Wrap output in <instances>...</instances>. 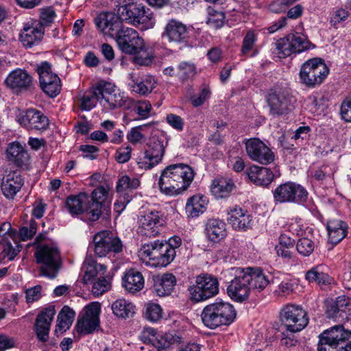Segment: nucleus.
<instances>
[{
	"label": "nucleus",
	"mask_w": 351,
	"mask_h": 351,
	"mask_svg": "<svg viewBox=\"0 0 351 351\" xmlns=\"http://www.w3.org/2000/svg\"><path fill=\"white\" fill-rule=\"evenodd\" d=\"M93 247L97 256L104 257L111 252H121L123 249V244L120 239L112 232L101 231L94 236Z\"/></svg>",
	"instance_id": "obj_14"
},
{
	"label": "nucleus",
	"mask_w": 351,
	"mask_h": 351,
	"mask_svg": "<svg viewBox=\"0 0 351 351\" xmlns=\"http://www.w3.org/2000/svg\"><path fill=\"white\" fill-rule=\"evenodd\" d=\"M308 196V193L306 189L303 186L294 182L293 184L290 203L303 204L306 202Z\"/></svg>",
	"instance_id": "obj_49"
},
{
	"label": "nucleus",
	"mask_w": 351,
	"mask_h": 351,
	"mask_svg": "<svg viewBox=\"0 0 351 351\" xmlns=\"http://www.w3.org/2000/svg\"><path fill=\"white\" fill-rule=\"evenodd\" d=\"M114 315L121 318H129L135 313V306L125 299H118L112 304Z\"/></svg>",
	"instance_id": "obj_42"
},
{
	"label": "nucleus",
	"mask_w": 351,
	"mask_h": 351,
	"mask_svg": "<svg viewBox=\"0 0 351 351\" xmlns=\"http://www.w3.org/2000/svg\"><path fill=\"white\" fill-rule=\"evenodd\" d=\"M329 73V69L321 58H314L304 62L300 70V83L309 88L319 86Z\"/></svg>",
	"instance_id": "obj_6"
},
{
	"label": "nucleus",
	"mask_w": 351,
	"mask_h": 351,
	"mask_svg": "<svg viewBox=\"0 0 351 351\" xmlns=\"http://www.w3.org/2000/svg\"><path fill=\"white\" fill-rule=\"evenodd\" d=\"M165 223L164 215L160 211L149 210L138 218V233L146 237H154L159 233L160 228Z\"/></svg>",
	"instance_id": "obj_15"
},
{
	"label": "nucleus",
	"mask_w": 351,
	"mask_h": 351,
	"mask_svg": "<svg viewBox=\"0 0 351 351\" xmlns=\"http://www.w3.org/2000/svg\"><path fill=\"white\" fill-rule=\"evenodd\" d=\"M256 40L257 35L253 30H250L247 32L242 44L241 53L243 55L247 54L252 49Z\"/></svg>",
	"instance_id": "obj_59"
},
{
	"label": "nucleus",
	"mask_w": 351,
	"mask_h": 351,
	"mask_svg": "<svg viewBox=\"0 0 351 351\" xmlns=\"http://www.w3.org/2000/svg\"><path fill=\"white\" fill-rule=\"evenodd\" d=\"M180 339L181 338L176 334L167 332L158 337L155 347L160 348L163 350L167 349L172 345L179 343Z\"/></svg>",
	"instance_id": "obj_51"
},
{
	"label": "nucleus",
	"mask_w": 351,
	"mask_h": 351,
	"mask_svg": "<svg viewBox=\"0 0 351 351\" xmlns=\"http://www.w3.org/2000/svg\"><path fill=\"white\" fill-rule=\"evenodd\" d=\"M267 102L270 114L281 116L289 114L293 109L295 99L288 89L276 87L268 93Z\"/></svg>",
	"instance_id": "obj_9"
},
{
	"label": "nucleus",
	"mask_w": 351,
	"mask_h": 351,
	"mask_svg": "<svg viewBox=\"0 0 351 351\" xmlns=\"http://www.w3.org/2000/svg\"><path fill=\"white\" fill-rule=\"evenodd\" d=\"M108 19V32L111 35L114 34L117 38L119 32L123 29H125L122 26V23L124 21L121 20L120 15L118 13L117 14L112 12L109 13Z\"/></svg>",
	"instance_id": "obj_52"
},
{
	"label": "nucleus",
	"mask_w": 351,
	"mask_h": 351,
	"mask_svg": "<svg viewBox=\"0 0 351 351\" xmlns=\"http://www.w3.org/2000/svg\"><path fill=\"white\" fill-rule=\"evenodd\" d=\"M122 284L128 291L135 293L143 288L144 278L141 272L135 269H130L123 277Z\"/></svg>",
	"instance_id": "obj_36"
},
{
	"label": "nucleus",
	"mask_w": 351,
	"mask_h": 351,
	"mask_svg": "<svg viewBox=\"0 0 351 351\" xmlns=\"http://www.w3.org/2000/svg\"><path fill=\"white\" fill-rule=\"evenodd\" d=\"M132 54L134 55V62L136 64L147 66L152 62V58L149 55V52L145 49L144 42L143 43V47L141 49Z\"/></svg>",
	"instance_id": "obj_58"
},
{
	"label": "nucleus",
	"mask_w": 351,
	"mask_h": 351,
	"mask_svg": "<svg viewBox=\"0 0 351 351\" xmlns=\"http://www.w3.org/2000/svg\"><path fill=\"white\" fill-rule=\"evenodd\" d=\"M236 316L234 306L222 300L206 305L201 313L203 324L211 330L229 326L234 321Z\"/></svg>",
	"instance_id": "obj_2"
},
{
	"label": "nucleus",
	"mask_w": 351,
	"mask_h": 351,
	"mask_svg": "<svg viewBox=\"0 0 351 351\" xmlns=\"http://www.w3.org/2000/svg\"><path fill=\"white\" fill-rule=\"evenodd\" d=\"M42 287L36 285L25 290V299L27 303H32L38 301L42 296Z\"/></svg>",
	"instance_id": "obj_62"
},
{
	"label": "nucleus",
	"mask_w": 351,
	"mask_h": 351,
	"mask_svg": "<svg viewBox=\"0 0 351 351\" xmlns=\"http://www.w3.org/2000/svg\"><path fill=\"white\" fill-rule=\"evenodd\" d=\"M161 36L169 43L186 44L189 38V29L182 22L171 19L167 21Z\"/></svg>",
	"instance_id": "obj_20"
},
{
	"label": "nucleus",
	"mask_w": 351,
	"mask_h": 351,
	"mask_svg": "<svg viewBox=\"0 0 351 351\" xmlns=\"http://www.w3.org/2000/svg\"><path fill=\"white\" fill-rule=\"evenodd\" d=\"M152 125V124L151 123H149L147 124H143L132 128L127 134V139L132 144L139 143L144 138L142 132L145 128L151 127Z\"/></svg>",
	"instance_id": "obj_57"
},
{
	"label": "nucleus",
	"mask_w": 351,
	"mask_h": 351,
	"mask_svg": "<svg viewBox=\"0 0 351 351\" xmlns=\"http://www.w3.org/2000/svg\"><path fill=\"white\" fill-rule=\"evenodd\" d=\"M118 14L121 20L134 26L142 24L145 27H149L154 24L152 12L141 4L132 3L120 6Z\"/></svg>",
	"instance_id": "obj_7"
},
{
	"label": "nucleus",
	"mask_w": 351,
	"mask_h": 351,
	"mask_svg": "<svg viewBox=\"0 0 351 351\" xmlns=\"http://www.w3.org/2000/svg\"><path fill=\"white\" fill-rule=\"evenodd\" d=\"M234 187L232 180L222 177L213 181L211 192L217 198H224L230 195Z\"/></svg>",
	"instance_id": "obj_39"
},
{
	"label": "nucleus",
	"mask_w": 351,
	"mask_h": 351,
	"mask_svg": "<svg viewBox=\"0 0 351 351\" xmlns=\"http://www.w3.org/2000/svg\"><path fill=\"white\" fill-rule=\"evenodd\" d=\"M108 195V191L103 187L96 188L89 195L88 204L91 209L90 215V221H95L104 212L108 213L110 209L104 203Z\"/></svg>",
	"instance_id": "obj_26"
},
{
	"label": "nucleus",
	"mask_w": 351,
	"mask_h": 351,
	"mask_svg": "<svg viewBox=\"0 0 351 351\" xmlns=\"http://www.w3.org/2000/svg\"><path fill=\"white\" fill-rule=\"evenodd\" d=\"M281 321L287 332H296L307 326L308 318L306 312L300 306L287 305L281 311Z\"/></svg>",
	"instance_id": "obj_12"
},
{
	"label": "nucleus",
	"mask_w": 351,
	"mask_h": 351,
	"mask_svg": "<svg viewBox=\"0 0 351 351\" xmlns=\"http://www.w3.org/2000/svg\"><path fill=\"white\" fill-rule=\"evenodd\" d=\"M36 71L42 90L49 97H56L61 90V82L57 74L51 70V64L45 61L37 65Z\"/></svg>",
	"instance_id": "obj_11"
},
{
	"label": "nucleus",
	"mask_w": 351,
	"mask_h": 351,
	"mask_svg": "<svg viewBox=\"0 0 351 351\" xmlns=\"http://www.w3.org/2000/svg\"><path fill=\"white\" fill-rule=\"evenodd\" d=\"M245 269H235V276L227 287L229 297L236 301L242 302L247 300L252 293Z\"/></svg>",
	"instance_id": "obj_13"
},
{
	"label": "nucleus",
	"mask_w": 351,
	"mask_h": 351,
	"mask_svg": "<svg viewBox=\"0 0 351 351\" xmlns=\"http://www.w3.org/2000/svg\"><path fill=\"white\" fill-rule=\"evenodd\" d=\"M16 246L13 247L10 242L6 243L3 245L1 255L4 258H7L8 260L12 261L21 251V246L15 242Z\"/></svg>",
	"instance_id": "obj_61"
},
{
	"label": "nucleus",
	"mask_w": 351,
	"mask_h": 351,
	"mask_svg": "<svg viewBox=\"0 0 351 351\" xmlns=\"http://www.w3.org/2000/svg\"><path fill=\"white\" fill-rule=\"evenodd\" d=\"M17 122L27 130L43 131L49 126L48 118L40 110L29 108L16 116Z\"/></svg>",
	"instance_id": "obj_18"
},
{
	"label": "nucleus",
	"mask_w": 351,
	"mask_h": 351,
	"mask_svg": "<svg viewBox=\"0 0 351 351\" xmlns=\"http://www.w3.org/2000/svg\"><path fill=\"white\" fill-rule=\"evenodd\" d=\"M314 248V242L306 237L300 239L296 244L297 251L304 256H310L313 253Z\"/></svg>",
	"instance_id": "obj_55"
},
{
	"label": "nucleus",
	"mask_w": 351,
	"mask_h": 351,
	"mask_svg": "<svg viewBox=\"0 0 351 351\" xmlns=\"http://www.w3.org/2000/svg\"><path fill=\"white\" fill-rule=\"evenodd\" d=\"M83 268L85 269L84 280L87 283L93 280L99 274L104 275L106 267L96 263L93 260L86 258L84 263Z\"/></svg>",
	"instance_id": "obj_44"
},
{
	"label": "nucleus",
	"mask_w": 351,
	"mask_h": 351,
	"mask_svg": "<svg viewBox=\"0 0 351 351\" xmlns=\"http://www.w3.org/2000/svg\"><path fill=\"white\" fill-rule=\"evenodd\" d=\"M336 301L341 320L348 319L351 315V298L341 295L337 298Z\"/></svg>",
	"instance_id": "obj_50"
},
{
	"label": "nucleus",
	"mask_w": 351,
	"mask_h": 351,
	"mask_svg": "<svg viewBox=\"0 0 351 351\" xmlns=\"http://www.w3.org/2000/svg\"><path fill=\"white\" fill-rule=\"evenodd\" d=\"M101 89L99 82L93 87L92 90L85 93L83 97L79 99L80 106L82 110H90L95 107L97 102H101Z\"/></svg>",
	"instance_id": "obj_41"
},
{
	"label": "nucleus",
	"mask_w": 351,
	"mask_h": 351,
	"mask_svg": "<svg viewBox=\"0 0 351 351\" xmlns=\"http://www.w3.org/2000/svg\"><path fill=\"white\" fill-rule=\"evenodd\" d=\"M130 86L132 91L142 95L150 93L156 84V81L152 75H145L141 78H136L133 75H130Z\"/></svg>",
	"instance_id": "obj_35"
},
{
	"label": "nucleus",
	"mask_w": 351,
	"mask_h": 351,
	"mask_svg": "<svg viewBox=\"0 0 351 351\" xmlns=\"http://www.w3.org/2000/svg\"><path fill=\"white\" fill-rule=\"evenodd\" d=\"M328 268L325 265H315L305 274V279L309 283H317L321 287H325L333 283L334 279L327 272Z\"/></svg>",
	"instance_id": "obj_31"
},
{
	"label": "nucleus",
	"mask_w": 351,
	"mask_h": 351,
	"mask_svg": "<svg viewBox=\"0 0 351 351\" xmlns=\"http://www.w3.org/2000/svg\"><path fill=\"white\" fill-rule=\"evenodd\" d=\"M162 310L160 306L155 303L145 304V317L150 322H157L162 317Z\"/></svg>",
	"instance_id": "obj_53"
},
{
	"label": "nucleus",
	"mask_w": 351,
	"mask_h": 351,
	"mask_svg": "<svg viewBox=\"0 0 351 351\" xmlns=\"http://www.w3.org/2000/svg\"><path fill=\"white\" fill-rule=\"evenodd\" d=\"M206 202L202 196L194 195L189 198L186 204V211L191 217H198L206 210Z\"/></svg>",
	"instance_id": "obj_43"
},
{
	"label": "nucleus",
	"mask_w": 351,
	"mask_h": 351,
	"mask_svg": "<svg viewBox=\"0 0 351 351\" xmlns=\"http://www.w3.org/2000/svg\"><path fill=\"white\" fill-rule=\"evenodd\" d=\"M158 337L156 336V330L152 328H145L141 334V339L145 343H152L154 346L156 344V341Z\"/></svg>",
	"instance_id": "obj_63"
},
{
	"label": "nucleus",
	"mask_w": 351,
	"mask_h": 351,
	"mask_svg": "<svg viewBox=\"0 0 351 351\" xmlns=\"http://www.w3.org/2000/svg\"><path fill=\"white\" fill-rule=\"evenodd\" d=\"M110 287V281L104 277L103 275H100L93 284L92 292L95 295L99 296L108 291Z\"/></svg>",
	"instance_id": "obj_56"
},
{
	"label": "nucleus",
	"mask_w": 351,
	"mask_h": 351,
	"mask_svg": "<svg viewBox=\"0 0 351 351\" xmlns=\"http://www.w3.org/2000/svg\"><path fill=\"white\" fill-rule=\"evenodd\" d=\"M99 87L101 89V103L104 101L103 105L109 109L123 107L128 108L127 102L130 101L128 98H125L123 94L115 88V86L110 82H100Z\"/></svg>",
	"instance_id": "obj_21"
},
{
	"label": "nucleus",
	"mask_w": 351,
	"mask_h": 351,
	"mask_svg": "<svg viewBox=\"0 0 351 351\" xmlns=\"http://www.w3.org/2000/svg\"><path fill=\"white\" fill-rule=\"evenodd\" d=\"M163 142V139L155 136L150 138L147 149L144 152V158L138 162L140 168L150 169L162 161L165 152Z\"/></svg>",
	"instance_id": "obj_16"
},
{
	"label": "nucleus",
	"mask_w": 351,
	"mask_h": 351,
	"mask_svg": "<svg viewBox=\"0 0 351 351\" xmlns=\"http://www.w3.org/2000/svg\"><path fill=\"white\" fill-rule=\"evenodd\" d=\"M249 278V282L253 294L261 293L270 283L271 275L260 267L244 268Z\"/></svg>",
	"instance_id": "obj_27"
},
{
	"label": "nucleus",
	"mask_w": 351,
	"mask_h": 351,
	"mask_svg": "<svg viewBox=\"0 0 351 351\" xmlns=\"http://www.w3.org/2000/svg\"><path fill=\"white\" fill-rule=\"evenodd\" d=\"M245 150L250 159L264 165L273 162L275 158L271 149L256 138L246 141Z\"/></svg>",
	"instance_id": "obj_19"
},
{
	"label": "nucleus",
	"mask_w": 351,
	"mask_h": 351,
	"mask_svg": "<svg viewBox=\"0 0 351 351\" xmlns=\"http://www.w3.org/2000/svg\"><path fill=\"white\" fill-rule=\"evenodd\" d=\"M8 160L12 161L18 167H22L27 163L29 154L19 143H12L6 150Z\"/></svg>",
	"instance_id": "obj_37"
},
{
	"label": "nucleus",
	"mask_w": 351,
	"mask_h": 351,
	"mask_svg": "<svg viewBox=\"0 0 351 351\" xmlns=\"http://www.w3.org/2000/svg\"><path fill=\"white\" fill-rule=\"evenodd\" d=\"M101 306L99 302H91L84 307L82 317L77 320V331L83 334L93 332L99 326Z\"/></svg>",
	"instance_id": "obj_17"
},
{
	"label": "nucleus",
	"mask_w": 351,
	"mask_h": 351,
	"mask_svg": "<svg viewBox=\"0 0 351 351\" xmlns=\"http://www.w3.org/2000/svg\"><path fill=\"white\" fill-rule=\"evenodd\" d=\"M249 179L258 186H267L274 178L273 172L268 168L253 165L247 170Z\"/></svg>",
	"instance_id": "obj_34"
},
{
	"label": "nucleus",
	"mask_w": 351,
	"mask_h": 351,
	"mask_svg": "<svg viewBox=\"0 0 351 351\" xmlns=\"http://www.w3.org/2000/svg\"><path fill=\"white\" fill-rule=\"evenodd\" d=\"M218 279L208 274H200L195 278V284L189 288L190 298L195 302L210 299L219 293Z\"/></svg>",
	"instance_id": "obj_8"
},
{
	"label": "nucleus",
	"mask_w": 351,
	"mask_h": 351,
	"mask_svg": "<svg viewBox=\"0 0 351 351\" xmlns=\"http://www.w3.org/2000/svg\"><path fill=\"white\" fill-rule=\"evenodd\" d=\"M119 49L125 53H134L143 47V40L134 29L125 27L120 30L117 38Z\"/></svg>",
	"instance_id": "obj_22"
},
{
	"label": "nucleus",
	"mask_w": 351,
	"mask_h": 351,
	"mask_svg": "<svg viewBox=\"0 0 351 351\" xmlns=\"http://www.w3.org/2000/svg\"><path fill=\"white\" fill-rule=\"evenodd\" d=\"M34 256L38 266L40 276L53 279L61 267L60 252L55 244L40 243L36 247Z\"/></svg>",
	"instance_id": "obj_3"
},
{
	"label": "nucleus",
	"mask_w": 351,
	"mask_h": 351,
	"mask_svg": "<svg viewBox=\"0 0 351 351\" xmlns=\"http://www.w3.org/2000/svg\"><path fill=\"white\" fill-rule=\"evenodd\" d=\"M194 175L193 170L187 165H170L161 173L158 182L160 189L168 195L180 194L191 185Z\"/></svg>",
	"instance_id": "obj_1"
},
{
	"label": "nucleus",
	"mask_w": 351,
	"mask_h": 351,
	"mask_svg": "<svg viewBox=\"0 0 351 351\" xmlns=\"http://www.w3.org/2000/svg\"><path fill=\"white\" fill-rule=\"evenodd\" d=\"M327 230L329 241L337 244L346 236L347 224L341 220H330L328 222Z\"/></svg>",
	"instance_id": "obj_38"
},
{
	"label": "nucleus",
	"mask_w": 351,
	"mask_h": 351,
	"mask_svg": "<svg viewBox=\"0 0 351 351\" xmlns=\"http://www.w3.org/2000/svg\"><path fill=\"white\" fill-rule=\"evenodd\" d=\"M153 280V291L160 297L170 295L176 285V278L169 273L154 276Z\"/></svg>",
	"instance_id": "obj_32"
},
{
	"label": "nucleus",
	"mask_w": 351,
	"mask_h": 351,
	"mask_svg": "<svg viewBox=\"0 0 351 351\" xmlns=\"http://www.w3.org/2000/svg\"><path fill=\"white\" fill-rule=\"evenodd\" d=\"M228 217V222L232 226L233 229L239 230H246L252 227V217L245 210L240 207L235 206L230 208L227 210Z\"/></svg>",
	"instance_id": "obj_28"
},
{
	"label": "nucleus",
	"mask_w": 351,
	"mask_h": 351,
	"mask_svg": "<svg viewBox=\"0 0 351 351\" xmlns=\"http://www.w3.org/2000/svg\"><path fill=\"white\" fill-rule=\"evenodd\" d=\"M208 18L206 23L210 26L219 29L223 26L225 23V14L212 8L208 9Z\"/></svg>",
	"instance_id": "obj_48"
},
{
	"label": "nucleus",
	"mask_w": 351,
	"mask_h": 351,
	"mask_svg": "<svg viewBox=\"0 0 351 351\" xmlns=\"http://www.w3.org/2000/svg\"><path fill=\"white\" fill-rule=\"evenodd\" d=\"M5 83L14 93H20L31 90L33 87V78L27 71L17 69L9 73Z\"/></svg>",
	"instance_id": "obj_24"
},
{
	"label": "nucleus",
	"mask_w": 351,
	"mask_h": 351,
	"mask_svg": "<svg viewBox=\"0 0 351 351\" xmlns=\"http://www.w3.org/2000/svg\"><path fill=\"white\" fill-rule=\"evenodd\" d=\"M140 184V181L138 178H130L128 176L125 175L122 176L118 181L117 184V191L119 193H123L124 195H127L126 197L124 198L123 202H121L122 204L128 203L130 201V196L125 193V192L128 189H135L138 187Z\"/></svg>",
	"instance_id": "obj_45"
},
{
	"label": "nucleus",
	"mask_w": 351,
	"mask_h": 351,
	"mask_svg": "<svg viewBox=\"0 0 351 351\" xmlns=\"http://www.w3.org/2000/svg\"><path fill=\"white\" fill-rule=\"evenodd\" d=\"M341 115L347 122H351V97H347L341 104Z\"/></svg>",
	"instance_id": "obj_64"
},
{
	"label": "nucleus",
	"mask_w": 351,
	"mask_h": 351,
	"mask_svg": "<svg viewBox=\"0 0 351 351\" xmlns=\"http://www.w3.org/2000/svg\"><path fill=\"white\" fill-rule=\"evenodd\" d=\"M56 12L52 7L41 8L40 10V21L36 22L38 25H41L45 29V27L50 25L54 21Z\"/></svg>",
	"instance_id": "obj_54"
},
{
	"label": "nucleus",
	"mask_w": 351,
	"mask_h": 351,
	"mask_svg": "<svg viewBox=\"0 0 351 351\" xmlns=\"http://www.w3.org/2000/svg\"><path fill=\"white\" fill-rule=\"evenodd\" d=\"M195 73V65L191 62H181L177 66L176 76L182 82L192 78Z\"/></svg>",
	"instance_id": "obj_47"
},
{
	"label": "nucleus",
	"mask_w": 351,
	"mask_h": 351,
	"mask_svg": "<svg viewBox=\"0 0 351 351\" xmlns=\"http://www.w3.org/2000/svg\"><path fill=\"white\" fill-rule=\"evenodd\" d=\"M141 259L152 267H166L175 258L176 252L159 240L144 244L140 251Z\"/></svg>",
	"instance_id": "obj_4"
},
{
	"label": "nucleus",
	"mask_w": 351,
	"mask_h": 351,
	"mask_svg": "<svg viewBox=\"0 0 351 351\" xmlns=\"http://www.w3.org/2000/svg\"><path fill=\"white\" fill-rule=\"evenodd\" d=\"M272 52L279 58H285L292 53H300L310 48L311 43L298 34H289L276 40Z\"/></svg>",
	"instance_id": "obj_10"
},
{
	"label": "nucleus",
	"mask_w": 351,
	"mask_h": 351,
	"mask_svg": "<svg viewBox=\"0 0 351 351\" xmlns=\"http://www.w3.org/2000/svg\"><path fill=\"white\" fill-rule=\"evenodd\" d=\"M23 184V179L19 171H10L3 178L1 184L3 194L8 199H13Z\"/></svg>",
	"instance_id": "obj_30"
},
{
	"label": "nucleus",
	"mask_w": 351,
	"mask_h": 351,
	"mask_svg": "<svg viewBox=\"0 0 351 351\" xmlns=\"http://www.w3.org/2000/svg\"><path fill=\"white\" fill-rule=\"evenodd\" d=\"M319 338L318 351H351V331L342 325L325 330Z\"/></svg>",
	"instance_id": "obj_5"
},
{
	"label": "nucleus",
	"mask_w": 351,
	"mask_h": 351,
	"mask_svg": "<svg viewBox=\"0 0 351 351\" xmlns=\"http://www.w3.org/2000/svg\"><path fill=\"white\" fill-rule=\"evenodd\" d=\"M45 29L36 22L32 25L26 24L20 34V40L26 47H32L38 45L44 36Z\"/></svg>",
	"instance_id": "obj_29"
},
{
	"label": "nucleus",
	"mask_w": 351,
	"mask_h": 351,
	"mask_svg": "<svg viewBox=\"0 0 351 351\" xmlns=\"http://www.w3.org/2000/svg\"><path fill=\"white\" fill-rule=\"evenodd\" d=\"M75 312L68 306H64L59 313L57 319V324L55 333L58 335V332H65L71 326L74 317Z\"/></svg>",
	"instance_id": "obj_40"
},
{
	"label": "nucleus",
	"mask_w": 351,
	"mask_h": 351,
	"mask_svg": "<svg viewBox=\"0 0 351 351\" xmlns=\"http://www.w3.org/2000/svg\"><path fill=\"white\" fill-rule=\"evenodd\" d=\"M36 223L34 221L31 220L29 227L23 226L19 229V236L22 241L32 239L36 233Z\"/></svg>",
	"instance_id": "obj_60"
},
{
	"label": "nucleus",
	"mask_w": 351,
	"mask_h": 351,
	"mask_svg": "<svg viewBox=\"0 0 351 351\" xmlns=\"http://www.w3.org/2000/svg\"><path fill=\"white\" fill-rule=\"evenodd\" d=\"M294 182H287L279 185L273 191L274 198L279 203L291 202V195Z\"/></svg>",
	"instance_id": "obj_46"
},
{
	"label": "nucleus",
	"mask_w": 351,
	"mask_h": 351,
	"mask_svg": "<svg viewBox=\"0 0 351 351\" xmlns=\"http://www.w3.org/2000/svg\"><path fill=\"white\" fill-rule=\"evenodd\" d=\"M55 314L54 306H50L43 309L36 318L34 328L36 337L41 342H47L49 339V332Z\"/></svg>",
	"instance_id": "obj_23"
},
{
	"label": "nucleus",
	"mask_w": 351,
	"mask_h": 351,
	"mask_svg": "<svg viewBox=\"0 0 351 351\" xmlns=\"http://www.w3.org/2000/svg\"><path fill=\"white\" fill-rule=\"evenodd\" d=\"M226 223L219 219H209L205 224V234L208 239L219 243L227 235Z\"/></svg>",
	"instance_id": "obj_33"
},
{
	"label": "nucleus",
	"mask_w": 351,
	"mask_h": 351,
	"mask_svg": "<svg viewBox=\"0 0 351 351\" xmlns=\"http://www.w3.org/2000/svg\"><path fill=\"white\" fill-rule=\"evenodd\" d=\"M88 199L89 195L84 192H81L77 195H71L66 199L65 206L73 217L85 213L90 220L91 209L88 204Z\"/></svg>",
	"instance_id": "obj_25"
}]
</instances>
